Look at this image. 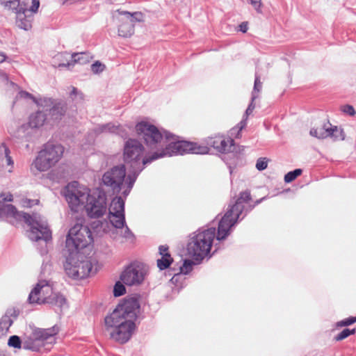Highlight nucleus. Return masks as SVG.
<instances>
[{"label": "nucleus", "instance_id": "1", "mask_svg": "<svg viewBox=\"0 0 356 356\" xmlns=\"http://www.w3.org/2000/svg\"><path fill=\"white\" fill-rule=\"evenodd\" d=\"M93 241L89 227L81 223H76L68 232L65 248L63 254L65 258L64 268L66 274L73 279L87 277L92 268V263L80 250Z\"/></svg>", "mask_w": 356, "mask_h": 356}, {"label": "nucleus", "instance_id": "2", "mask_svg": "<svg viewBox=\"0 0 356 356\" xmlns=\"http://www.w3.org/2000/svg\"><path fill=\"white\" fill-rule=\"evenodd\" d=\"M139 309L138 299L129 298L119 303L113 312L105 317L106 326L114 328L110 332L113 339L120 343H124L130 339L136 327L134 321Z\"/></svg>", "mask_w": 356, "mask_h": 356}, {"label": "nucleus", "instance_id": "3", "mask_svg": "<svg viewBox=\"0 0 356 356\" xmlns=\"http://www.w3.org/2000/svg\"><path fill=\"white\" fill-rule=\"evenodd\" d=\"M4 212L17 219H23L30 227L29 238L33 241L43 240L46 243L51 239V232L46 220L38 213L30 215L25 212H19L15 206L7 204L3 208Z\"/></svg>", "mask_w": 356, "mask_h": 356}, {"label": "nucleus", "instance_id": "4", "mask_svg": "<svg viewBox=\"0 0 356 356\" xmlns=\"http://www.w3.org/2000/svg\"><path fill=\"white\" fill-rule=\"evenodd\" d=\"M215 237L214 227L194 232L187 245L188 255L197 264L200 263L209 254Z\"/></svg>", "mask_w": 356, "mask_h": 356}, {"label": "nucleus", "instance_id": "5", "mask_svg": "<svg viewBox=\"0 0 356 356\" xmlns=\"http://www.w3.org/2000/svg\"><path fill=\"white\" fill-rule=\"evenodd\" d=\"M250 200L251 195L250 191H245L240 193V196L234 204L229 206V209L218 224V234L216 235L218 241L223 240L229 235L230 228L236 223L244 209L243 203Z\"/></svg>", "mask_w": 356, "mask_h": 356}, {"label": "nucleus", "instance_id": "6", "mask_svg": "<svg viewBox=\"0 0 356 356\" xmlns=\"http://www.w3.org/2000/svg\"><path fill=\"white\" fill-rule=\"evenodd\" d=\"M136 131L138 137L144 140L145 145L150 149L163 147L170 140H176L175 136L164 131L161 133L156 127L146 122H138L136 125Z\"/></svg>", "mask_w": 356, "mask_h": 356}, {"label": "nucleus", "instance_id": "7", "mask_svg": "<svg viewBox=\"0 0 356 356\" xmlns=\"http://www.w3.org/2000/svg\"><path fill=\"white\" fill-rule=\"evenodd\" d=\"M63 152L64 147L61 145L47 143L38 152L33 165L39 172H45L58 162Z\"/></svg>", "mask_w": 356, "mask_h": 356}, {"label": "nucleus", "instance_id": "8", "mask_svg": "<svg viewBox=\"0 0 356 356\" xmlns=\"http://www.w3.org/2000/svg\"><path fill=\"white\" fill-rule=\"evenodd\" d=\"M145 148L143 145L136 139H128L124 145L123 158L127 165L130 168H136L143 170L144 165L151 163L149 161L152 154L148 157H144Z\"/></svg>", "mask_w": 356, "mask_h": 356}, {"label": "nucleus", "instance_id": "9", "mask_svg": "<svg viewBox=\"0 0 356 356\" xmlns=\"http://www.w3.org/2000/svg\"><path fill=\"white\" fill-rule=\"evenodd\" d=\"M57 326L48 329L36 328L31 335L22 342L24 349L40 351L42 347L55 342V335L58 332Z\"/></svg>", "mask_w": 356, "mask_h": 356}, {"label": "nucleus", "instance_id": "10", "mask_svg": "<svg viewBox=\"0 0 356 356\" xmlns=\"http://www.w3.org/2000/svg\"><path fill=\"white\" fill-rule=\"evenodd\" d=\"M147 273L148 267L145 264L134 261L122 271L120 280L123 284L127 286H138L143 282Z\"/></svg>", "mask_w": 356, "mask_h": 356}, {"label": "nucleus", "instance_id": "11", "mask_svg": "<svg viewBox=\"0 0 356 356\" xmlns=\"http://www.w3.org/2000/svg\"><path fill=\"white\" fill-rule=\"evenodd\" d=\"M88 216L97 218L102 216L106 211L107 203L105 193L95 189L87 195L85 206Z\"/></svg>", "mask_w": 356, "mask_h": 356}, {"label": "nucleus", "instance_id": "12", "mask_svg": "<svg viewBox=\"0 0 356 356\" xmlns=\"http://www.w3.org/2000/svg\"><path fill=\"white\" fill-rule=\"evenodd\" d=\"M40 7V0H31V6L29 7V0H17L8 11L15 15L16 22H29L33 19Z\"/></svg>", "mask_w": 356, "mask_h": 356}, {"label": "nucleus", "instance_id": "13", "mask_svg": "<svg viewBox=\"0 0 356 356\" xmlns=\"http://www.w3.org/2000/svg\"><path fill=\"white\" fill-rule=\"evenodd\" d=\"M126 177L124 165H116L104 172L102 177L104 184L109 187L113 193L118 194L122 188Z\"/></svg>", "mask_w": 356, "mask_h": 356}, {"label": "nucleus", "instance_id": "14", "mask_svg": "<svg viewBox=\"0 0 356 356\" xmlns=\"http://www.w3.org/2000/svg\"><path fill=\"white\" fill-rule=\"evenodd\" d=\"M309 134L318 139L331 138L334 141L343 140L346 138L343 129L332 125L329 120L324 122L320 127L312 128Z\"/></svg>", "mask_w": 356, "mask_h": 356}, {"label": "nucleus", "instance_id": "15", "mask_svg": "<svg viewBox=\"0 0 356 356\" xmlns=\"http://www.w3.org/2000/svg\"><path fill=\"white\" fill-rule=\"evenodd\" d=\"M193 145L191 142L185 140L172 141L166 145L165 149L160 152H155L152 154V157L149 161H154L156 159L164 157L171 156L175 154L182 155L184 154L191 153V147Z\"/></svg>", "mask_w": 356, "mask_h": 356}, {"label": "nucleus", "instance_id": "16", "mask_svg": "<svg viewBox=\"0 0 356 356\" xmlns=\"http://www.w3.org/2000/svg\"><path fill=\"white\" fill-rule=\"evenodd\" d=\"M108 218L112 225L121 229L125 225L124 201L119 196L114 197L109 207Z\"/></svg>", "mask_w": 356, "mask_h": 356}, {"label": "nucleus", "instance_id": "17", "mask_svg": "<svg viewBox=\"0 0 356 356\" xmlns=\"http://www.w3.org/2000/svg\"><path fill=\"white\" fill-rule=\"evenodd\" d=\"M38 105L42 107H51L47 111L50 116V120L53 121H58L62 119L65 115L67 109V105L65 101L59 100L54 101L51 98L43 97L39 99Z\"/></svg>", "mask_w": 356, "mask_h": 356}, {"label": "nucleus", "instance_id": "18", "mask_svg": "<svg viewBox=\"0 0 356 356\" xmlns=\"http://www.w3.org/2000/svg\"><path fill=\"white\" fill-rule=\"evenodd\" d=\"M51 293V286L45 280L40 281L31 291L28 300L31 304H44L43 300L48 298Z\"/></svg>", "mask_w": 356, "mask_h": 356}, {"label": "nucleus", "instance_id": "19", "mask_svg": "<svg viewBox=\"0 0 356 356\" xmlns=\"http://www.w3.org/2000/svg\"><path fill=\"white\" fill-rule=\"evenodd\" d=\"M88 195V192H81L79 189L70 190L68 186L65 195L69 207L72 211H76L78 207L87 200Z\"/></svg>", "mask_w": 356, "mask_h": 356}, {"label": "nucleus", "instance_id": "20", "mask_svg": "<svg viewBox=\"0 0 356 356\" xmlns=\"http://www.w3.org/2000/svg\"><path fill=\"white\" fill-rule=\"evenodd\" d=\"M234 143L233 139L229 138L226 140L222 136L210 137L207 139V145L213 147L221 153L231 152Z\"/></svg>", "mask_w": 356, "mask_h": 356}, {"label": "nucleus", "instance_id": "21", "mask_svg": "<svg viewBox=\"0 0 356 356\" xmlns=\"http://www.w3.org/2000/svg\"><path fill=\"white\" fill-rule=\"evenodd\" d=\"M113 21H129V22H141L145 21L144 14L141 12L129 13L120 10H116L112 13Z\"/></svg>", "mask_w": 356, "mask_h": 356}, {"label": "nucleus", "instance_id": "22", "mask_svg": "<svg viewBox=\"0 0 356 356\" xmlns=\"http://www.w3.org/2000/svg\"><path fill=\"white\" fill-rule=\"evenodd\" d=\"M94 131L96 134L102 133H113L120 135L121 137L127 136V133L124 132V129L122 126L115 125L111 123L99 125L94 129Z\"/></svg>", "mask_w": 356, "mask_h": 356}, {"label": "nucleus", "instance_id": "23", "mask_svg": "<svg viewBox=\"0 0 356 356\" xmlns=\"http://www.w3.org/2000/svg\"><path fill=\"white\" fill-rule=\"evenodd\" d=\"M47 120V113L41 111H38L30 115L29 125L31 128L38 129L42 127Z\"/></svg>", "mask_w": 356, "mask_h": 356}, {"label": "nucleus", "instance_id": "24", "mask_svg": "<svg viewBox=\"0 0 356 356\" xmlns=\"http://www.w3.org/2000/svg\"><path fill=\"white\" fill-rule=\"evenodd\" d=\"M71 58V62H68L67 63H60L58 64V67H70L76 63H79L81 64L86 63L89 61L90 56L87 52H80L73 54Z\"/></svg>", "mask_w": 356, "mask_h": 356}, {"label": "nucleus", "instance_id": "25", "mask_svg": "<svg viewBox=\"0 0 356 356\" xmlns=\"http://www.w3.org/2000/svg\"><path fill=\"white\" fill-rule=\"evenodd\" d=\"M43 303L63 307L66 304V298L60 293H51L48 298L43 300Z\"/></svg>", "mask_w": 356, "mask_h": 356}, {"label": "nucleus", "instance_id": "26", "mask_svg": "<svg viewBox=\"0 0 356 356\" xmlns=\"http://www.w3.org/2000/svg\"><path fill=\"white\" fill-rule=\"evenodd\" d=\"M134 33V24H120L118 26V35L123 38L132 35Z\"/></svg>", "mask_w": 356, "mask_h": 356}, {"label": "nucleus", "instance_id": "27", "mask_svg": "<svg viewBox=\"0 0 356 356\" xmlns=\"http://www.w3.org/2000/svg\"><path fill=\"white\" fill-rule=\"evenodd\" d=\"M131 168V173L129 175H128V176L127 177L126 185H127L128 188H132L138 175L143 170H138L136 168Z\"/></svg>", "mask_w": 356, "mask_h": 356}, {"label": "nucleus", "instance_id": "28", "mask_svg": "<svg viewBox=\"0 0 356 356\" xmlns=\"http://www.w3.org/2000/svg\"><path fill=\"white\" fill-rule=\"evenodd\" d=\"M172 261L173 259L171 256L170 257L161 256L160 259H157V266L160 270H163L168 268Z\"/></svg>", "mask_w": 356, "mask_h": 356}, {"label": "nucleus", "instance_id": "29", "mask_svg": "<svg viewBox=\"0 0 356 356\" xmlns=\"http://www.w3.org/2000/svg\"><path fill=\"white\" fill-rule=\"evenodd\" d=\"M192 144L193 146L191 149V154H205L209 152V147L207 145H200L196 143H192Z\"/></svg>", "mask_w": 356, "mask_h": 356}, {"label": "nucleus", "instance_id": "30", "mask_svg": "<svg viewBox=\"0 0 356 356\" xmlns=\"http://www.w3.org/2000/svg\"><path fill=\"white\" fill-rule=\"evenodd\" d=\"M302 172L301 169H296L293 171H290L286 173L284 176V181L286 183H290L295 180L298 176H300Z\"/></svg>", "mask_w": 356, "mask_h": 356}, {"label": "nucleus", "instance_id": "31", "mask_svg": "<svg viewBox=\"0 0 356 356\" xmlns=\"http://www.w3.org/2000/svg\"><path fill=\"white\" fill-rule=\"evenodd\" d=\"M355 333V329H343L340 333H339L337 336L334 337V340L337 341H341L350 335L354 334Z\"/></svg>", "mask_w": 356, "mask_h": 356}, {"label": "nucleus", "instance_id": "32", "mask_svg": "<svg viewBox=\"0 0 356 356\" xmlns=\"http://www.w3.org/2000/svg\"><path fill=\"white\" fill-rule=\"evenodd\" d=\"M13 323V320L10 319L8 315L3 316L0 320V330L8 331Z\"/></svg>", "mask_w": 356, "mask_h": 356}, {"label": "nucleus", "instance_id": "33", "mask_svg": "<svg viewBox=\"0 0 356 356\" xmlns=\"http://www.w3.org/2000/svg\"><path fill=\"white\" fill-rule=\"evenodd\" d=\"M126 292V289L124 285L120 282H117L113 288V295L115 297H119L124 294Z\"/></svg>", "mask_w": 356, "mask_h": 356}, {"label": "nucleus", "instance_id": "34", "mask_svg": "<svg viewBox=\"0 0 356 356\" xmlns=\"http://www.w3.org/2000/svg\"><path fill=\"white\" fill-rule=\"evenodd\" d=\"M22 343V342L20 338L17 335L11 336L9 338L8 342V345L9 346L14 347V348H21Z\"/></svg>", "mask_w": 356, "mask_h": 356}, {"label": "nucleus", "instance_id": "35", "mask_svg": "<svg viewBox=\"0 0 356 356\" xmlns=\"http://www.w3.org/2000/svg\"><path fill=\"white\" fill-rule=\"evenodd\" d=\"M355 323H356V316H350L342 321H338L336 325L337 327H345Z\"/></svg>", "mask_w": 356, "mask_h": 356}, {"label": "nucleus", "instance_id": "36", "mask_svg": "<svg viewBox=\"0 0 356 356\" xmlns=\"http://www.w3.org/2000/svg\"><path fill=\"white\" fill-rule=\"evenodd\" d=\"M193 262L191 260L186 259L184 261L183 265L180 267L181 273L184 274H188L192 270V266Z\"/></svg>", "mask_w": 356, "mask_h": 356}, {"label": "nucleus", "instance_id": "37", "mask_svg": "<svg viewBox=\"0 0 356 356\" xmlns=\"http://www.w3.org/2000/svg\"><path fill=\"white\" fill-rule=\"evenodd\" d=\"M262 88V83L260 81V75L256 72L254 88L252 95H255V92H259Z\"/></svg>", "mask_w": 356, "mask_h": 356}, {"label": "nucleus", "instance_id": "38", "mask_svg": "<svg viewBox=\"0 0 356 356\" xmlns=\"http://www.w3.org/2000/svg\"><path fill=\"white\" fill-rule=\"evenodd\" d=\"M247 125V118H244L236 126V128H233L232 129V134H234V131L236 129H238V132L236 134V138H239L241 136V131L246 127Z\"/></svg>", "mask_w": 356, "mask_h": 356}, {"label": "nucleus", "instance_id": "39", "mask_svg": "<svg viewBox=\"0 0 356 356\" xmlns=\"http://www.w3.org/2000/svg\"><path fill=\"white\" fill-rule=\"evenodd\" d=\"M17 98H21V99H32L34 102H35L37 104H38V102H39V99L37 100L35 97L33 96V95H31V93L26 92V91H24V90H21L18 92L17 95Z\"/></svg>", "mask_w": 356, "mask_h": 356}, {"label": "nucleus", "instance_id": "40", "mask_svg": "<svg viewBox=\"0 0 356 356\" xmlns=\"http://www.w3.org/2000/svg\"><path fill=\"white\" fill-rule=\"evenodd\" d=\"M104 68H105V65L98 60L95 61L91 65V70L95 74H98V73L103 72Z\"/></svg>", "mask_w": 356, "mask_h": 356}, {"label": "nucleus", "instance_id": "41", "mask_svg": "<svg viewBox=\"0 0 356 356\" xmlns=\"http://www.w3.org/2000/svg\"><path fill=\"white\" fill-rule=\"evenodd\" d=\"M70 97L73 100L79 99L80 101L83 99V94L79 91L76 88L72 87Z\"/></svg>", "mask_w": 356, "mask_h": 356}, {"label": "nucleus", "instance_id": "42", "mask_svg": "<svg viewBox=\"0 0 356 356\" xmlns=\"http://www.w3.org/2000/svg\"><path fill=\"white\" fill-rule=\"evenodd\" d=\"M257 97V96L256 95H252L251 102L250 103V104L248 105V106L245 111V118H248V116L249 115H250L252 113V112L253 111V110L254 109L255 105L254 104V101L255 100V99Z\"/></svg>", "mask_w": 356, "mask_h": 356}, {"label": "nucleus", "instance_id": "43", "mask_svg": "<svg viewBox=\"0 0 356 356\" xmlns=\"http://www.w3.org/2000/svg\"><path fill=\"white\" fill-rule=\"evenodd\" d=\"M268 166V162L266 158H259L257 161L256 168L258 170L261 171L265 170Z\"/></svg>", "mask_w": 356, "mask_h": 356}, {"label": "nucleus", "instance_id": "44", "mask_svg": "<svg viewBox=\"0 0 356 356\" xmlns=\"http://www.w3.org/2000/svg\"><path fill=\"white\" fill-rule=\"evenodd\" d=\"M17 0H0V4L5 10H8L15 5Z\"/></svg>", "mask_w": 356, "mask_h": 356}, {"label": "nucleus", "instance_id": "45", "mask_svg": "<svg viewBox=\"0 0 356 356\" xmlns=\"http://www.w3.org/2000/svg\"><path fill=\"white\" fill-rule=\"evenodd\" d=\"M341 111L345 113H347L350 116H353L355 115L356 112L355 111V108H353V106L351 105H348V104H346V105H344L341 107Z\"/></svg>", "mask_w": 356, "mask_h": 356}, {"label": "nucleus", "instance_id": "46", "mask_svg": "<svg viewBox=\"0 0 356 356\" xmlns=\"http://www.w3.org/2000/svg\"><path fill=\"white\" fill-rule=\"evenodd\" d=\"M124 227H125V229L122 236L128 240H133L134 238V235L132 232L126 225V224L124 225Z\"/></svg>", "mask_w": 356, "mask_h": 356}, {"label": "nucleus", "instance_id": "47", "mask_svg": "<svg viewBox=\"0 0 356 356\" xmlns=\"http://www.w3.org/2000/svg\"><path fill=\"white\" fill-rule=\"evenodd\" d=\"M4 149H5V156H6L7 165L13 166L14 163H13V160L12 159L11 156L9 155L10 150L6 146H4Z\"/></svg>", "mask_w": 356, "mask_h": 356}, {"label": "nucleus", "instance_id": "48", "mask_svg": "<svg viewBox=\"0 0 356 356\" xmlns=\"http://www.w3.org/2000/svg\"><path fill=\"white\" fill-rule=\"evenodd\" d=\"M159 249V254H161V256L170 257V254L168 252V246L160 245Z\"/></svg>", "mask_w": 356, "mask_h": 356}, {"label": "nucleus", "instance_id": "49", "mask_svg": "<svg viewBox=\"0 0 356 356\" xmlns=\"http://www.w3.org/2000/svg\"><path fill=\"white\" fill-rule=\"evenodd\" d=\"M250 1V3H251V5L254 7V8L257 10V11H259V9L261 8V0H249Z\"/></svg>", "mask_w": 356, "mask_h": 356}, {"label": "nucleus", "instance_id": "50", "mask_svg": "<svg viewBox=\"0 0 356 356\" xmlns=\"http://www.w3.org/2000/svg\"><path fill=\"white\" fill-rule=\"evenodd\" d=\"M234 29L236 31H241L242 33H245L248 29V24H239V25L234 27Z\"/></svg>", "mask_w": 356, "mask_h": 356}, {"label": "nucleus", "instance_id": "51", "mask_svg": "<svg viewBox=\"0 0 356 356\" xmlns=\"http://www.w3.org/2000/svg\"><path fill=\"white\" fill-rule=\"evenodd\" d=\"M18 27L21 29H24L25 31H29L31 29L32 24H18Z\"/></svg>", "mask_w": 356, "mask_h": 356}, {"label": "nucleus", "instance_id": "52", "mask_svg": "<svg viewBox=\"0 0 356 356\" xmlns=\"http://www.w3.org/2000/svg\"><path fill=\"white\" fill-rule=\"evenodd\" d=\"M7 314H8L11 316H14L15 318H16L19 314V310H17L15 309H12L8 311Z\"/></svg>", "mask_w": 356, "mask_h": 356}, {"label": "nucleus", "instance_id": "53", "mask_svg": "<svg viewBox=\"0 0 356 356\" xmlns=\"http://www.w3.org/2000/svg\"><path fill=\"white\" fill-rule=\"evenodd\" d=\"M39 202L38 200H27L24 203H26L27 207H32L33 204H38Z\"/></svg>", "mask_w": 356, "mask_h": 356}, {"label": "nucleus", "instance_id": "54", "mask_svg": "<svg viewBox=\"0 0 356 356\" xmlns=\"http://www.w3.org/2000/svg\"><path fill=\"white\" fill-rule=\"evenodd\" d=\"M131 190V188H128V186H127V188L122 193L124 197H127L129 194Z\"/></svg>", "mask_w": 356, "mask_h": 356}, {"label": "nucleus", "instance_id": "55", "mask_svg": "<svg viewBox=\"0 0 356 356\" xmlns=\"http://www.w3.org/2000/svg\"><path fill=\"white\" fill-rule=\"evenodd\" d=\"M6 58V56L3 53H0V63H3Z\"/></svg>", "mask_w": 356, "mask_h": 356}, {"label": "nucleus", "instance_id": "56", "mask_svg": "<svg viewBox=\"0 0 356 356\" xmlns=\"http://www.w3.org/2000/svg\"><path fill=\"white\" fill-rule=\"evenodd\" d=\"M3 200L6 202H12L13 195L11 194H9L6 197L3 198Z\"/></svg>", "mask_w": 356, "mask_h": 356}, {"label": "nucleus", "instance_id": "57", "mask_svg": "<svg viewBox=\"0 0 356 356\" xmlns=\"http://www.w3.org/2000/svg\"><path fill=\"white\" fill-rule=\"evenodd\" d=\"M265 199H266V197H262V198H261V199H259V200H257L255 202L254 205H257V204H260V203H261L264 200H265Z\"/></svg>", "mask_w": 356, "mask_h": 356}, {"label": "nucleus", "instance_id": "58", "mask_svg": "<svg viewBox=\"0 0 356 356\" xmlns=\"http://www.w3.org/2000/svg\"><path fill=\"white\" fill-rule=\"evenodd\" d=\"M0 356H5V355H0Z\"/></svg>", "mask_w": 356, "mask_h": 356}]
</instances>
